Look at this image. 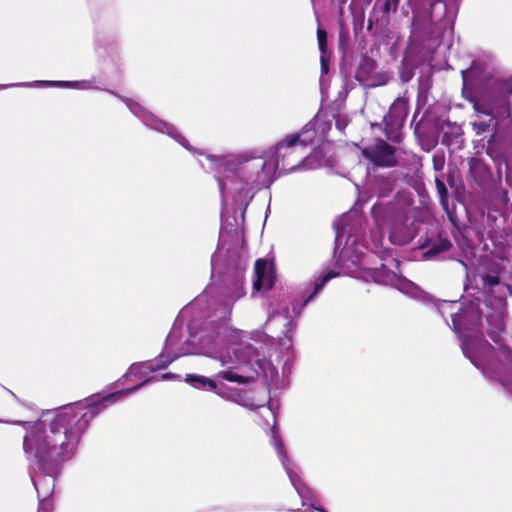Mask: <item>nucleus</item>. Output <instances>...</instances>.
Segmentation results:
<instances>
[{
	"mask_svg": "<svg viewBox=\"0 0 512 512\" xmlns=\"http://www.w3.org/2000/svg\"><path fill=\"white\" fill-rule=\"evenodd\" d=\"M435 186L439 196V203L444 211L449 212V201H448V190L445 183L439 179L435 178Z\"/></svg>",
	"mask_w": 512,
	"mask_h": 512,
	"instance_id": "nucleus-12",
	"label": "nucleus"
},
{
	"mask_svg": "<svg viewBox=\"0 0 512 512\" xmlns=\"http://www.w3.org/2000/svg\"><path fill=\"white\" fill-rule=\"evenodd\" d=\"M308 131L302 129L298 133L290 134L283 140L279 141L271 155L273 158V165L265 161H260L257 167H260L262 171L268 169V171L280 173H290L296 171L305 159V152L308 145L312 142V137H305Z\"/></svg>",
	"mask_w": 512,
	"mask_h": 512,
	"instance_id": "nucleus-2",
	"label": "nucleus"
},
{
	"mask_svg": "<svg viewBox=\"0 0 512 512\" xmlns=\"http://www.w3.org/2000/svg\"><path fill=\"white\" fill-rule=\"evenodd\" d=\"M387 209L388 208L386 206H384L382 204H378V203H376L372 206L371 214L374 217V219L378 225H382V224L386 223L383 215Z\"/></svg>",
	"mask_w": 512,
	"mask_h": 512,
	"instance_id": "nucleus-14",
	"label": "nucleus"
},
{
	"mask_svg": "<svg viewBox=\"0 0 512 512\" xmlns=\"http://www.w3.org/2000/svg\"><path fill=\"white\" fill-rule=\"evenodd\" d=\"M163 378H170V375L166 374L163 376Z\"/></svg>",
	"mask_w": 512,
	"mask_h": 512,
	"instance_id": "nucleus-28",
	"label": "nucleus"
},
{
	"mask_svg": "<svg viewBox=\"0 0 512 512\" xmlns=\"http://www.w3.org/2000/svg\"><path fill=\"white\" fill-rule=\"evenodd\" d=\"M419 248L425 250L422 254L423 259L436 260L450 252L453 243L445 232H439L435 235L426 236Z\"/></svg>",
	"mask_w": 512,
	"mask_h": 512,
	"instance_id": "nucleus-6",
	"label": "nucleus"
},
{
	"mask_svg": "<svg viewBox=\"0 0 512 512\" xmlns=\"http://www.w3.org/2000/svg\"><path fill=\"white\" fill-rule=\"evenodd\" d=\"M320 62H321V70H322V72L323 73H327L328 69H329V61L326 58V54H322L321 53Z\"/></svg>",
	"mask_w": 512,
	"mask_h": 512,
	"instance_id": "nucleus-21",
	"label": "nucleus"
},
{
	"mask_svg": "<svg viewBox=\"0 0 512 512\" xmlns=\"http://www.w3.org/2000/svg\"><path fill=\"white\" fill-rule=\"evenodd\" d=\"M144 383L145 382H142L141 384H139V385L135 386L134 388L128 390V392L137 390L138 388L142 387L144 385Z\"/></svg>",
	"mask_w": 512,
	"mask_h": 512,
	"instance_id": "nucleus-25",
	"label": "nucleus"
},
{
	"mask_svg": "<svg viewBox=\"0 0 512 512\" xmlns=\"http://www.w3.org/2000/svg\"><path fill=\"white\" fill-rule=\"evenodd\" d=\"M173 359L163 360L162 358L155 359L153 363H151L148 368L152 371L165 369L170 363H172Z\"/></svg>",
	"mask_w": 512,
	"mask_h": 512,
	"instance_id": "nucleus-17",
	"label": "nucleus"
},
{
	"mask_svg": "<svg viewBox=\"0 0 512 512\" xmlns=\"http://www.w3.org/2000/svg\"><path fill=\"white\" fill-rule=\"evenodd\" d=\"M480 278L484 288H492L500 283L498 275L482 274Z\"/></svg>",
	"mask_w": 512,
	"mask_h": 512,
	"instance_id": "nucleus-15",
	"label": "nucleus"
},
{
	"mask_svg": "<svg viewBox=\"0 0 512 512\" xmlns=\"http://www.w3.org/2000/svg\"><path fill=\"white\" fill-rule=\"evenodd\" d=\"M275 283V269L274 263L269 264L265 258H259L254 264V281L253 289L257 292L263 288L270 290L273 288Z\"/></svg>",
	"mask_w": 512,
	"mask_h": 512,
	"instance_id": "nucleus-7",
	"label": "nucleus"
},
{
	"mask_svg": "<svg viewBox=\"0 0 512 512\" xmlns=\"http://www.w3.org/2000/svg\"><path fill=\"white\" fill-rule=\"evenodd\" d=\"M219 376L228 382H234L239 384H246L249 381L247 377L236 374L232 370L221 371L219 373Z\"/></svg>",
	"mask_w": 512,
	"mask_h": 512,
	"instance_id": "nucleus-13",
	"label": "nucleus"
},
{
	"mask_svg": "<svg viewBox=\"0 0 512 512\" xmlns=\"http://www.w3.org/2000/svg\"><path fill=\"white\" fill-rule=\"evenodd\" d=\"M339 274L334 271H329L325 275L317 278L314 282V289L312 293L304 300V305H306L322 288L324 285L331 279L337 277Z\"/></svg>",
	"mask_w": 512,
	"mask_h": 512,
	"instance_id": "nucleus-11",
	"label": "nucleus"
},
{
	"mask_svg": "<svg viewBox=\"0 0 512 512\" xmlns=\"http://www.w3.org/2000/svg\"><path fill=\"white\" fill-rule=\"evenodd\" d=\"M43 505H44V504H43V503H41L40 508H38V512H40V511L43 509Z\"/></svg>",
	"mask_w": 512,
	"mask_h": 512,
	"instance_id": "nucleus-27",
	"label": "nucleus"
},
{
	"mask_svg": "<svg viewBox=\"0 0 512 512\" xmlns=\"http://www.w3.org/2000/svg\"><path fill=\"white\" fill-rule=\"evenodd\" d=\"M389 238H390L391 242L396 245H404L408 242V239H402V238L398 237V235L396 234L395 227L391 228Z\"/></svg>",
	"mask_w": 512,
	"mask_h": 512,
	"instance_id": "nucleus-19",
	"label": "nucleus"
},
{
	"mask_svg": "<svg viewBox=\"0 0 512 512\" xmlns=\"http://www.w3.org/2000/svg\"><path fill=\"white\" fill-rule=\"evenodd\" d=\"M447 182H448V184H449L450 186H452V185H453L454 178H453V176H452V175H449V176H448V178H447Z\"/></svg>",
	"mask_w": 512,
	"mask_h": 512,
	"instance_id": "nucleus-24",
	"label": "nucleus"
},
{
	"mask_svg": "<svg viewBox=\"0 0 512 512\" xmlns=\"http://www.w3.org/2000/svg\"><path fill=\"white\" fill-rule=\"evenodd\" d=\"M373 25H374V20H373V17L370 15L368 18V21H367V29L371 30Z\"/></svg>",
	"mask_w": 512,
	"mask_h": 512,
	"instance_id": "nucleus-23",
	"label": "nucleus"
},
{
	"mask_svg": "<svg viewBox=\"0 0 512 512\" xmlns=\"http://www.w3.org/2000/svg\"><path fill=\"white\" fill-rule=\"evenodd\" d=\"M185 381L194 388H209L210 390L217 388L214 380L202 375L186 374Z\"/></svg>",
	"mask_w": 512,
	"mask_h": 512,
	"instance_id": "nucleus-9",
	"label": "nucleus"
},
{
	"mask_svg": "<svg viewBox=\"0 0 512 512\" xmlns=\"http://www.w3.org/2000/svg\"><path fill=\"white\" fill-rule=\"evenodd\" d=\"M375 192L379 197H384L394 188V180L391 177H377L375 180Z\"/></svg>",
	"mask_w": 512,
	"mask_h": 512,
	"instance_id": "nucleus-10",
	"label": "nucleus"
},
{
	"mask_svg": "<svg viewBox=\"0 0 512 512\" xmlns=\"http://www.w3.org/2000/svg\"><path fill=\"white\" fill-rule=\"evenodd\" d=\"M317 39H318V46L319 50L322 54H326L327 52V32L322 29H317Z\"/></svg>",
	"mask_w": 512,
	"mask_h": 512,
	"instance_id": "nucleus-16",
	"label": "nucleus"
},
{
	"mask_svg": "<svg viewBox=\"0 0 512 512\" xmlns=\"http://www.w3.org/2000/svg\"><path fill=\"white\" fill-rule=\"evenodd\" d=\"M433 167L436 171H440L444 167V159L442 157H433Z\"/></svg>",
	"mask_w": 512,
	"mask_h": 512,
	"instance_id": "nucleus-20",
	"label": "nucleus"
},
{
	"mask_svg": "<svg viewBox=\"0 0 512 512\" xmlns=\"http://www.w3.org/2000/svg\"><path fill=\"white\" fill-rule=\"evenodd\" d=\"M396 151L394 146L377 139L373 145L365 147L362 153L374 165L390 168L397 165Z\"/></svg>",
	"mask_w": 512,
	"mask_h": 512,
	"instance_id": "nucleus-5",
	"label": "nucleus"
},
{
	"mask_svg": "<svg viewBox=\"0 0 512 512\" xmlns=\"http://www.w3.org/2000/svg\"><path fill=\"white\" fill-rule=\"evenodd\" d=\"M117 395L109 394L99 400L89 399L67 406L53 417L48 428L42 421L24 422L27 432L23 450L27 458L34 460L44 475H57L62 465L74 456L92 419Z\"/></svg>",
	"mask_w": 512,
	"mask_h": 512,
	"instance_id": "nucleus-1",
	"label": "nucleus"
},
{
	"mask_svg": "<svg viewBox=\"0 0 512 512\" xmlns=\"http://www.w3.org/2000/svg\"><path fill=\"white\" fill-rule=\"evenodd\" d=\"M479 164H480V161H479V160H477V159H475V158H471V159L469 160V169H470V171H472V170H473L477 165H479Z\"/></svg>",
	"mask_w": 512,
	"mask_h": 512,
	"instance_id": "nucleus-22",
	"label": "nucleus"
},
{
	"mask_svg": "<svg viewBox=\"0 0 512 512\" xmlns=\"http://www.w3.org/2000/svg\"><path fill=\"white\" fill-rule=\"evenodd\" d=\"M399 0H385L383 3V12L388 16L391 12H396Z\"/></svg>",
	"mask_w": 512,
	"mask_h": 512,
	"instance_id": "nucleus-18",
	"label": "nucleus"
},
{
	"mask_svg": "<svg viewBox=\"0 0 512 512\" xmlns=\"http://www.w3.org/2000/svg\"><path fill=\"white\" fill-rule=\"evenodd\" d=\"M283 449H284L283 444H281V443H280V444H278V446H277V450H278V452H279V453H282V450H283Z\"/></svg>",
	"mask_w": 512,
	"mask_h": 512,
	"instance_id": "nucleus-26",
	"label": "nucleus"
},
{
	"mask_svg": "<svg viewBox=\"0 0 512 512\" xmlns=\"http://www.w3.org/2000/svg\"><path fill=\"white\" fill-rule=\"evenodd\" d=\"M376 68L377 62L373 58L369 56H362L355 71V79L364 86L374 87L378 85L375 78Z\"/></svg>",
	"mask_w": 512,
	"mask_h": 512,
	"instance_id": "nucleus-8",
	"label": "nucleus"
},
{
	"mask_svg": "<svg viewBox=\"0 0 512 512\" xmlns=\"http://www.w3.org/2000/svg\"><path fill=\"white\" fill-rule=\"evenodd\" d=\"M408 115V101L405 98H397L384 117V133L389 141L400 143L402 140L401 128Z\"/></svg>",
	"mask_w": 512,
	"mask_h": 512,
	"instance_id": "nucleus-4",
	"label": "nucleus"
},
{
	"mask_svg": "<svg viewBox=\"0 0 512 512\" xmlns=\"http://www.w3.org/2000/svg\"><path fill=\"white\" fill-rule=\"evenodd\" d=\"M462 78H463V88H462V96L464 99H466L468 102H470L473 105V109L478 114H484L489 117L487 121L485 120H478L472 122L473 130L477 135H482L490 130L491 127H493V135L498 130L499 124L502 121H505L507 119H510L511 117V110L509 111V115L505 117H498L496 116V113L493 111H490L491 109H487L488 111H483L480 109L476 102V90L475 87L477 84L483 81V77L478 74V69L476 67L471 66L469 69L462 71Z\"/></svg>",
	"mask_w": 512,
	"mask_h": 512,
	"instance_id": "nucleus-3",
	"label": "nucleus"
}]
</instances>
